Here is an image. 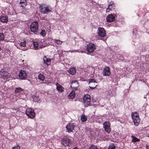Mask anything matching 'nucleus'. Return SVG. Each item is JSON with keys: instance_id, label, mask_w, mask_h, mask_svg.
I'll use <instances>...</instances> for the list:
<instances>
[{"instance_id": "1", "label": "nucleus", "mask_w": 149, "mask_h": 149, "mask_svg": "<svg viewBox=\"0 0 149 149\" xmlns=\"http://www.w3.org/2000/svg\"><path fill=\"white\" fill-rule=\"evenodd\" d=\"M40 11L42 14H48L52 11V8L46 4H41L39 6Z\"/></svg>"}, {"instance_id": "2", "label": "nucleus", "mask_w": 149, "mask_h": 149, "mask_svg": "<svg viewBox=\"0 0 149 149\" xmlns=\"http://www.w3.org/2000/svg\"><path fill=\"white\" fill-rule=\"evenodd\" d=\"M131 116L133 120V121L135 126L138 125L140 122V118L138 113L136 112L132 113Z\"/></svg>"}, {"instance_id": "3", "label": "nucleus", "mask_w": 149, "mask_h": 149, "mask_svg": "<svg viewBox=\"0 0 149 149\" xmlns=\"http://www.w3.org/2000/svg\"><path fill=\"white\" fill-rule=\"evenodd\" d=\"M38 24L37 21H34L31 24L30 29L31 32L35 33L37 32L38 29Z\"/></svg>"}, {"instance_id": "4", "label": "nucleus", "mask_w": 149, "mask_h": 149, "mask_svg": "<svg viewBox=\"0 0 149 149\" xmlns=\"http://www.w3.org/2000/svg\"><path fill=\"white\" fill-rule=\"evenodd\" d=\"M90 97V95L88 94L84 96L83 100L85 107H87L91 105V103Z\"/></svg>"}, {"instance_id": "5", "label": "nucleus", "mask_w": 149, "mask_h": 149, "mask_svg": "<svg viewBox=\"0 0 149 149\" xmlns=\"http://www.w3.org/2000/svg\"><path fill=\"white\" fill-rule=\"evenodd\" d=\"M15 92L17 97L20 99H24V97H22V96L20 95L23 94L24 92V90L21 87L16 88H15Z\"/></svg>"}, {"instance_id": "6", "label": "nucleus", "mask_w": 149, "mask_h": 149, "mask_svg": "<svg viewBox=\"0 0 149 149\" xmlns=\"http://www.w3.org/2000/svg\"><path fill=\"white\" fill-rule=\"evenodd\" d=\"M71 142L70 139L67 136L63 137L61 141V144L64 147L68 146Z\"/></svg>"}, {"instance_id": "7", "label": "nucleus", "mask_w": 149, "mask_h": 149, "mask_svg": "<svg viewBox=\"0 0 149 149\" xmlns=\"http://www.w3.org/2000/svg\"><path fill=\"white\" fill-rule=\"evenodd\" d=\"M26 113L29 117L31 118H33L35 115V113L33 109L31 108H28L26 109Z\"/></svg>"}, {"instance_id": "8", "label": "nucleus", "mask_w": 149, "mask_h": 149, "mask_svg": "<svg viewBox=\"0 0 149 149\" xmlns=\"http://www.w3.org/2000/svg\"><path fill=\"white\" fill-rule=\"evenodd\" d=\"M103 128L105 131L108 133H109L111 130V124L109 121H105L103 124Z\"/></svg>"}, {"instance_id": "9", "label": "nucleus", "mask_w": 149, "mask_h": 149, "mask_svg": "<svg viewBox=\"0 0 149 149\" xmlns=\"http://www.w3.org/2000/svg\"><path fill=\"white\" fill-rule=\"evenodd\" d=\"M75 125L74 123H69L66 125L65 128L66 129L67 132L70 133L73 132L74 130Z\"/></svg>"}, {"instance_id": "10", "label": "nucleus", "mask_w": 149, "mask_h": 149, "mask_svg": "<svg viewBox=\"0 0 149 149\" xmlns=\"http://www.w3.org/2000/svg\"><path fill=\"white\" fill-rule=\"evenodd\" d=\"M95 49V45L94 44L91 42L87 45L86 50L88 52H93Z\"/></svg>"}, {"instance_id": "11", "label": "nucleus", "mask_w": 149, "mask_h": 149, "mask_svg": "<svg viewBox=\"0 0 149 149\" xmlns=\"http://www.w3.org/2000/svg\"><path fill=\"white\" fill-rule=\"evenodd\" d=\"M89 82L90 84L89 87L91 89H94L97 85V83L94 79H90Z\"/></svg>"}, {"instance_id": "12", "label": "nucleus", "mask_w": 149, "mask_h": 149, "mask_svg": "<svg viewBox=\"0 0 149 149\" xmlns=\"http://www.w3.org/2000/svg\"><path fill=\"white\" fill-rule=\"evenodd\" d=\"M117 15L115 14H109L106 17L107 21L108 22H113L114 21Z\"/></svg>"}, {"instance_id": "13", "label": "nucleus", "mask_w": 149, "mask_h": 149, "mask_svg": "<svg viewBox=\"0 0 149 149\" xmlns=\"http://www.w3.org/2000/svg\"><path fill=\"white\" fill-rule=\"evenodd\" d=\"M97 33L98 36L104 37L106 35L105 31L102 27H99L97 30Z\"/></svg>"}, {"instance_id": "14", "label": "nucleus", "mask_w": 149, "mask_h": 149, "mask_svg": "<svg viewBox=\"0 0 149 149\" xmlns=\"http://www.w3.org/2000/svg\"><path fill=\"white\" fill-rule=\"evenodd\" d=\"M18 76L20 80H24L26 78L27 74L25 71L21 70L19 72Z\"/></svg>"}, {"instance_id": "15", "label": "nucleus", "mask_w": 149, "mask_h": 149, "mask_svg": "<svg viewBox=\"0 0 149 149\" xmlns=\"http://www.w3.org/2000/svg\"><path fill=\"white\" fill-rule=\"evenodd\" d=\"M79 86L78 82L76 80L72 81L70 85L71 87L73 90H77Z\"/></svg>"}, {"instance_id": "16", "label": "nucleus", "mask_w": 149, "mask_h": 149, "mask_svg": "<svg viewBox=\"0 0 149 149\" xmlns=\"http://www.w3.org/2000/svg\"><path fill=\"white\" fill-rule=\"evenodd\" d=\"M103 74L104 76H109L110 75L111 73L109 67H105L103 71Z\"/></svg>"}, {"instance_id": "17", "label": "nucleus", "mask_w": 149, "mask_h": 149, "mask_svg": "<svg viewBox=\"0 0 149 149\" xmlns=\"http://www.w3.org/2000/svg\"><path fill=\"white\" fill-rule=\"evenodd\" d=\"M10 75L9 73L7 71H4L1 74V78L4 80H6L9 78Z\"/></svg>"}, {"instance_id": "18", "label": "nucleus", "mask_w": 149, "mask_h": 149, "mask_svg": "<svg viewBox=\"0 0 149 149\" xmlns=\"http://www.w3.org/2000/svg\"><path fill=\"white\" fill-rule=\"evenodd\" d=\"M115 3L113 1H111L108 5V8L106 9V12H109L112 9H114Z\"/></svg>"}, {"instance_id": "19", "label": "nucleus", "mask_w": 149, "mask_h": 149, "mask_svg": "<svg viewBox=\"0 0 149 149\" xmlns=\"http://www.w3.org/2000/svg\"><path fill=\"white\" fill-rule=\"evenodd\" d=\"M0 20L2 23H7L8 21V16L6 15H1L0 17Z\"/></svg>"}, {"instance_id": "20", "label": "nucleus", "mask_w": 149, "mask_h": 149, "mask_svg": "<svg viewBox=\"0 0 149 149\" xmlns=\"http://www.w3.org/2000/svg\"><path fill=\"white\" fill-rule=\"evenodd\" d=\"M56 85V89L58 91L62 92L64 91V88L60 84L57 83Z\"/></svg>"}, {"instance_id": "21", "label": "nucleus", "mask_w": 149, "mask_h": 149, "mask_svg": "<svg viewBox=\"0 0 149 149\" xmlns=\"http://www.w3.org/2000/svg\"><path fill=\"white\" fill-rule=\"evenodd\" d=\"M44 63L47 65H49L51 63V61L50 58H47L46 56L43 58Z\"/></svg>"}, {"instance_id": "22", "label": "nucleus", "mask_w": 149, "mask_h": 149, "mask_svg": "<svg viewBox=\"0 0 149 149\" xmlns=\"http://www.w3.org/2000/svg\"><path fill=\"white\" fill-rule=\"evenodd\" d=\"M76 71L75 68L74 67H72L70 68L68 70V72L69 74L72 75H74L75 74Z\"/></svg>"}, {"instance_id": "23", "label": "nucleus", "mask_w": 149, "mask_h": 149, "mask_svg": "<svg viewBox=\"0 0 149 149\" xmlns=\"http://www.w3.org/2000/svg\"><path fill=\"white\" fill-rule=\"evenodd\" d=\"M19 4L21 7L24 8L26 5V0H20Z\"/></svg>"}, {"instance_id": "24", "label": "nucleus", "mask_w": 149, "mask_h": 149, "mask_svg": "<svg viewBox=\"0 0 149 149\" xmlns=\"http://www.w3.org/2000/svg\"><path fill=\"white\" fill-rule=\"evenodd\" d=\"M42 40L38 41L39 48L41 49L45 47V43H44V41H43L42 42Z\"/></svg>"}, {"instance_id": "25", "label": "nucleus", "mask_w": 149, "mask_h": 149, "mask_svg": "<svg viewBox=\"0 0 149 149\" xmlns=\"http://www.w3.org/2000/svg\"><path fill=\"white\" fill-rule=\"evenodd\" d=\"M75 96V93L72 91L68 96V97L70 99H73L74 98Z\"/></svg>"}, {"instance_id": "26", "label": "nucleus", "mask_w": 149, "mask_h": 149, "mask_svg": "<svg viewBox=\"0 0 149 149\" xmlns=\"http://www.w3.org/2000/svg\"><path fill=\"white\" fill-rule=\"evenodd\" d=\"M132 139V141L134 142H139L140 141V139L136 138L135 136L133 135L131 136Z\"/></svg>"}, {"instance_id": "27", "label": "nucleus", "mask_w": 149, "mask_h": 149, "mask_svg": "<svg viewBox=\"0 0 149 149\" xmlns=\"http://www.w3.org/2000/svg\"><path fill=\"white\" fill-rule=\"evenodd\" d=\"M33 47L35 49H39L38 41L33 42Z\"/></svg>"}, {"instance_id": "28", "label": "nucleus", "mask_w": 149, "mask_h": 149, "mask_svg": "<svg viewBox=\"0 0 149 149\" xmlns=\"http://www.w3.org/2000/svg\"><path fill=\"white\" fill-rule=\"evenodd\" d=\"M38 78L40 80L43 81L45 79V77L43 74H40L38 75Z\"/></svg>"}, {"instance_id": "29", "label": "nucleus", "mask_w": 149, "mask_h": 149, "mask_svg": "<svg viewBox=\"0 0 149 149\" xmlns=\"http://www.w3.org/2000/svg\"><path fill=\"white\" fill-rule=\"evenodd\" d=\"M87 120V117L85 116L82 115L81 117V120L82 122H84Z\"/></svg>"}, {"instance_id": "30", "label": "nucleus", "mask_w": 149, "mask_h": 149, "mask_svg": "<svg viewBox=\"0 0 149 149\" xmlns=\"http://www.w3.org/2000/svg\"><path fill=\"white\" fill-rule=\"evenodd\" d=\"M54 42L57 45H60L63 42V41H61L59 40L54 39Z\"/></svg>"}, {"instance_id": "31", "label": "nucleus", "mask_w": 149, "mask_h": 149, "mask_svg": "<svg viewBox=\"0 0 149 149\" xmlns=\"http://www.w3.org/2000/svg\"><path fill=\"white\" fill-rule=\"evenodd\" d=\"M116 146L113 143H111L109 146L108 149H115Z\"/></svg>"}, {"instance_id": "32", "label": "nucleus", "mask_w": 149, "mask_h": 149, "mask_svg": "<svg viewBox=\"0 0 149 149\" xmlns=\"http://www.w3.org/2000/svg\"><path fill=\"white\" fill-rule=\"evenodd\" d=\"M4 34L2 33H0V41H3L4 38Z\"/></svg>"}, {"instance_id": "33", "label": "nucleus", "mask_w": 149, "mask_h": 149, "mask_svg": "<svg viewBox=\"0 0 149 149\" xmlns=\"http://www.w3.org/2000/svg\"><path fill=\"white\" fill-rule=\"evenodd\" d=\"M40 33L41 35L43 37L45 36L46 34V32L44 30H42Z\"/></svg>"}, {"instance_id": "34", "label": "nucleus", "mask_w": 149, "mask_h": 149, "mask_svg": "<svg viewBox=\"0 0 149 149\" xmlns=\"http://www.w3.org/2000/svg\"><path fill=\"white\" fill-rule=\"evenodd\" d=\"M20 45L21 47H25L26 46V42L25 41L21 42L20 43Z\"/></svg>"}, {"instance_id": "35", "label": "nucleus", "mask_w": 149, "mask_h": 149, "mask_svg": "<svg viewBox=\"0 0 149 149\" xmlns=\"http://www.w3.org/2000/svg\"><path fill=\"white\" fill-rule=\"evenodd\" d=\"M89 149H97V148L95 146L92 145L89 147Z\"/></svg>"}, {"instance_id": "36", "label": "nucleus", "mask_w": 149, "mask_h": 149, "mask_svg": "<svg viewBox=\"0 0 149 149\" xmlns=\"http://www.w3.org/2000/svg\"><path fill=\"white\" fill-rule=\"evenodd\" d=\"M33 100L35 102H38L40 100L39 98L37 96H34L33 98Z\"/></svg>"}, {"instance_id": "37", "label": "nucleus", "mask_w": 149, "mask_h": 149, "mask_svg": "<svg viewBox=\"0 0 149 149\" xmlns=\"http://www.w3.org/2000/svg\"><path fill=\"white\" fill-rule=\"evenodd\" d=\"M20 147L18 145H16L15 146L13 147L12 149H20Z\"/></svg>"}, {"instance_id": "38", "label": "nucleus", "mask_w": 149, "mask_h": 149, "mask_svg": "<svg viewBox=\"0 0 149 149\" xmlns=\"http://www.w3.org/2000/svg\"><path fill=\"white\" fill-rule=\"evenodd\" d=\"M146 132L147 134L149 135V132H149V128L148 129L146 130Z\"/></svg>"}, {"instance_id": "39", "label": "nucleus", "mask_w": 149, "mask_h": 149, "mask_svg": "<svg viewBox=\"0 0 149 149\" xmlns=\"http://www.w3.org/2000/svg\"><path fill=\"white\" fill-rule=\"evenodd\" d=\"M146 149H149V146L148 145H146Z\"/></svg>"}, {"instance_id": "40", "label": "nucleus", "mask_w": 149, "mask_h": 149, "mask_svg": "<svg viewBox=\"0 0 149 149\" xmlns=\"http://www.w3.org/2000/svg\"><path fill=\"white\" fill-rule=\"evenodd\" d=\"M81 52V53H83L84 52H85L84 51H83V50H81V52Z\"/></svg>"}, {"instance_id": "41", "label": "nucleus", "mask_w": 149, "mask_h": 149, "mask_svg": "<svg viewBox=\"0 0 149 149\" xmlns=\"http://www.w3.org/2000/svg\"><path fill=\"white\" fill-rule=\"evenodd\" d=\"M73 149H78V148L76 147L74 148Z\"/></svg>"}, {"instance_id": "42", "label": "nucleus", "mask_w": 149, "mask_h": 149, "mask_svg": "<svg viewBox=\"0 0 149 149\" xmlns=\"http://www.w3.org/2000/svg\"><path fill=\"white\" fill-rule=\"evenodd\" d=\"M141 48L142 49V46L141 45Z\"/></svg>"}, {"instance_id": "43", "label": "nucleus", "mask_w": 149, "mask_h": 149, "mask_svg": "<svg viewBox=\"0 0 149 149\" xmlns=\"http://www.w3.org/2000/svg\"><path fill=\"white\" fill-rule=\"evenodd\" d=\"M144 98H146V97H144Z\"/></svg>"}, {"instance_id": "44", "label": "nucleus", "mask_w": 149, "mask_h": 149, "mask_svg": "<svg viewBox=\"0 0 149 149\" xmlns=\"http://www.w3.org/2000/svg\"><path fill=\"white\" fill-rule=\"evenodd\" d=\"M87 54H89L88 53H87Z\"/></svg>"}]
</instances>
